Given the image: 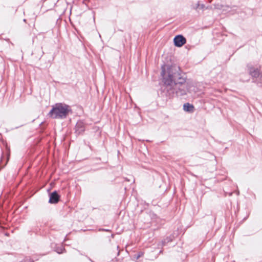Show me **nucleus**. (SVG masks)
<instances>
[{
	"instance_id": "f257e3e1",
	"label": "nucleus",
	"mask_w": 262,
	"mask_h": 262,
	"mask_svg": "<svg viewBox=\"0 0 262 262\" xmlns=\"http://www.w3.org/2000/svg\"><path fill=\"white\" fill-rule=\"evenodd\" d=\"M161 75L164 82L162 92L166 97L171 98L174 94L181 96L186 95L188 92H195L194 83L186 81L176 67L163 66Z\"/></svg>"
},
{
	"instance_id": "f03ea898",
	"label": "nucleus",
	"mask_w": 262,
	"mask_h": 262,
	"mask_svg": "<svg viewBox=\"0 0 262 262\" xmlns=\"http://www.w3.org/2000/svg\"><path fill=\"white\" fill-rule=\"evenodd\" d=\"M71 111L70 107L64 103H56L52 106L49 115L54 119H64Z\"/></svg>"
},
{
	"instance_id": "7ed1b4c3",
	"label": "nucleus",
	"mask_w": 262,
	"mask_h": 262,
	"mask_svg": "<svg viewBox=\"0 0 262 262\" xmlns=\"http://www.w3.org/2000/svg\"><path fill=\"white\" fill-rule=\"evenodd\" d=\"M173 41L176 47H180L186 43V40L184 36L179 35L174 38Z\"/></svg>"
},
{
	"instance_id": "20e7f679",
	"label": "nucleus",
	"mask_w": 262,
	"mask_h": 262,
	"mask_svg": "<svg viewBox=\"0 0 262 262\" xmlns=\"http://www.w3.org/2000/svg\"><path fill=\"white\" fill-rule=\"evenodd\" d=\"M59 196L56 191H54L50 194L49 202L51 204L57 203L58 202Z\"/></svg>"
},
{
	"instance_id": "39448f33",
	"label": "nucleus",
	"mask_w": 262,
	"mask_h": 262,
	"mask_svg": "<svg viewBox=\"0 0 262 262\" xmlns=\"http://www.w3.org/2000/svg\"><path fill=\"white\" fill-rule=\"evenodd\" d=\"M84 130V123L81 121H78L75 126V132L77 134H80Z\"/></svg>"
},
{
	"instance_id": "423d86ee",
	"label": "nucleus",
	"mask_w": 262,
	"mask_h": 262,
	"mask_svg": "<svg viewBox=\"0 0 262 262\" xmlns=\"http://www.w3.org/2000/svg\"><path fill=\"white\" fill-rule=\"evenodd\" d=\"M249 72L252 77L255 78L258 77L259 75V72L258 69H255L252 67L249 68Z\"/></svg>"
},
{
	"instance_id": "0eeeda50",
	"label": "nucleus",
	"mask_w": 262,
	"mask_h": 262,
	"mask_svg": "<svg viewBox=\"0 0 262 262\" xmlns=\"http://www.w3.org/2000/svg\"><path fill=\"white\" fill-rule=\"evenodd\" d=\"M183 109L186 112L192 113L194 111V106L189 103H186L183 105Z\"/></svg>"
},
{
	"instance_id": "6e6552de",
	"label": "nucleus",
	"mask_w": 262,
	"mask_h": 262,
	"mask_svg": "<svg viewBox=\"0 0 262 262\" xmlns=\"http://www.w3.org/2000/svg\"><path fill=\"white\" fill-rule=\"evenodd\" d=\"M172 241V239L170 237L167 238L165 239H164L163 241H162V245L164 246L165 245L166 243H168Z\"/></svg>"
},
{
	"instance_id": "1a4fd4ad",
	"label": "nucleus",
	"mask_w": 262,
	"mask_h": 262,
	"mask_svg": "<svg viewBox=\"0 0 262 262\" xmlns=\"http://www.w3.org/2000/svg\"><path fill=\"white\" fill-rule=\"evenodd\" d=\"M172 241V239L170 237L167 238L165 239H164L163 241H162V245L164 246L165 245L166 243H168Z\"/></svg>"
},
{
	"instance_id": "9d476101",
	"label": "nucleus",
	"mask_w": 262,
	"mask_h": 262,
	"mask_svg": "<svg viewBox=\"0 0 262 262\" xmlns=\"http://www.w3.org/2000/svg\"><path fill=\"white\" fill-rule=\"evenodd\" d=\"M200 4L199 3H198L195 7H194L193 8L195 9H199L200 8Z\"/></svg>"
},
{
	"instance_id": "9b49d317",
	"label": "nucleus",
	"mask_w": 262,
	"mask_h": 262,
	"mask_svg": "<svg viewBox=\"0 0 262 262\" xmlns=\"http://www.w3.org/2000/svg\"><path fill=\"white\" fill-rule=\"evenodd\" d=\"M204 7H205L204 5L202 4V5H200L199 9H203L204 8Z\"/></svg>"
},
{
	"instance_id": "f8f14e48",
	"label": "nucleus",
	"mask_w": 262,
	"mask_h": 262,
	"mask_svg": "<svg viewBox=\"0 0 262 262\" xmlns=\"http://www.w3.org/2000/svg\"><path fill=\"white\" fill-rule=\"evenodd\" d=\"M142 255V253H141L137 256V259L139 258Z\"/></svg>"
},
{
	"instance_id": "ddd939ff",
	"label": "nucleus",
	"mask_w": 262,
	"mask_h": 262,
	"mask_svg": "<svg viewBox=\"0 0 262 262\" xmlns=\"http://www.w3.org/2000/svg\"><path fill=\"white\" fill-rule=\"evenodd\" d=\"M215 8H216V9H220V6L219 5H215Z\"/></svg>"
}]
</instances>
